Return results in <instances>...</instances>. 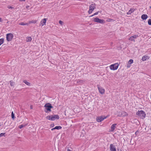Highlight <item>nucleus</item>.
Listing matches in <instances>:
<instances>
[{
  "instance_id": "nucleus-15",
  "label": "nucleus",
  "mask_w": 151,
  "mask_h": 151,
  "mask_svg": "<svg viewBox=\"0 0 151 151\" xmlns=\"http://www.w3.org/2000/svg\"><path fill=\"white\" fill-rule=\"evenodd\" d=\"M26 41L27 42H30L32 40V38L31 37H26Z\"/></svg>"
},
{
  "instance_id": "nucleus-19",
  "label": "nucleus",
  "mask_w": 151,
  "mask_h": 151,
  "mask_svg": "<svg viewBox=\"0 0 151 151\" xmlns=\"http://www.w3.org/2000/svg\"><path fill=\"white\" fill-rule=\"evenodd\" d=\"M129 40L131 41H133L134 42H135V40L134 39L132 36L129 38Z\"/></svg>"
},
{
  "instance_id": "nucleus-26",
  "label": "nucleus",
  "mask_w": 151,
  "mask_h": 151,
  "mask_svg": "<svg viewBox=\"0 0 151 151\" xmlns=\"http://www.w3.org/2000/svg\"><path fill=\"white\" fill-rule=\"evenodd\" d=\"M134 39H136L138 37V35H135L132 36Z\"/></svg>"
},
{
  "instance_id": "nucleus-45",
  "label": "nucleus",
  "mask_w": 151,
  "mask_h": 151,
  "mask_svg": "<svg viewBox=\"0 0 151 151\" xmlns=\"http://www.w3.org/2000/svg\"><path fill=\"white\" fill-rule=\"evenodd\" d=\"M137 132H136L135 133V134H137Z\"/></svg>"
},
{
  "instance_id": "nucleus-10",
  "label": "nucleus",
  "mask_w": 151,
  "mask_h": 151,
  "mask_svg": "<svg viewBox=\"0 0 151 151\" xmlns=\"http://www.w3.org/2000/svg\"><path fill=\"white\" fill-rule=\"evenodd\" d=\"M96 5L95 4H92L89 6V9H94L96 8Z\"/></svg>"
},
{
  "instance_id": "nucleus-2",
  "label": "nucleus",
  "mask_w": 151,
  "mask_h": 151,
  "mask_svg": "<svg viewBox=\"0 0 151 151\" xmlns=\"http://www.w3.org/2000/svg\"><path fill=\"white\" fill-rule=\"evenodd\" d=\"M45 108V111L46 113H48V112L51 111V109L53 108L51 104L49 103H47L44 106Z\"/></svg>"
},
{
  "instance_id": "nucleus-32",
  "label": "nucleus",
  "mask_w": 151,
  "mask_h": 151,
  "mask_svg": "<svg viewBox=\"0 0 151 151\" xmlns=\"http://www.w3.org/2000/svg\"><path fill=\"white\" fill-rule=\"evenodd\" d=\"M36 22V21H34L32 20L31 21H30L29 22V23H35Z\"/></svg>"
},
{
  "instance_id": "nucleus-9",
  "label": "nucleus",
  "mask_w": 151,
  "mask_h": 151,
  "mask_svg": "<svg viewBox=\"0 0 151 151\" xmlns=\"http://www.w3.org/2000/svg\"><path fill=\"white\" fill-rule=\"evenodd\" d=\"M110 149L111 151H116V147L112 144H110Z\"/></svg>"
},
{
  "instance_id": "nucleus-23",
  "label": "nucleus",
  "mask_w": 151,
  "mask_h": 151,
  "mask_svg": "<svg viewBox=\"0 0 151 151\" xmlns=\"http://www.w3.org/2000/svg\"><path fill=\"white\" fill-rule=\"evenodd\" d=\"M4 41V40L3 38H1L0 39V45L3 43Z\"/></svg>"
},
{
  "instance_id": "nucleus-16",
  "label": "nucleus",
  "mask_w": 151,
  "mask_h": 151,
  "mask_svg": "<svg viewBox=\"0 0 151 151\" xmlns=\"http://www.w3.org/2000/svg\"><path fill=\"white\" fill-rule=\"evenodd\" d=\"M122 116H125L128 115V114L125 111H122Z\"/></svg>"
},
{
  "instance_id": "nucleus-20",
  "label": "nucleus",
  "mask_w": 151,
  "mask_h": 151,
  "mask_svg": "<svg viewBox=\"0 0 151 151\" xmlns=\"http://www.w3.org/2000/svg\"><path fill=\"white\" fill-rule=\"evenodd\" d=\"M55 129L59 130L61 129L62 128V127L61 126H56L55 127Z\"/></svg>"
},
{
  "instance_id": "nucleus-40",
  "label": "nucleus",
  "mask_w": 151,
  "mask_h": 151,
  "mask_svg": "<svg viewBox=\"0 0 151 151\" xmlns=\"http://www.w3.org/2000/svg\"><path fill=\"white\" fill-rule=\"evenodd\" d=\"M54 129H55V127L52 128L51 130L53 131Z\"/></svg>"
},
{
  "instance_id": "nucleus-22",
  "label": "nucleus",
  "mask_w": 151,
  "mask_h": 151,
  "mask_svg": "<svg viewBox=\"0 0 151 151\" xmlns=\"http://www.w3.org/2000/svg\"><path fill=\"white\" fill-rule=\"evenodd\" d=\"M28 23H24L23 22H22L20 23H19V25H23V26H24V25H28Z\"/></svg>"
},
{
  "instance_id": "nucleus-34",
  "label": "nucleus",
  "mask_w": 151,
  "mask_h": 151,
  "mask_svg": "<svg viewBox=\"0 0 151 151\" xmlns=\"http://www.w3.org/2000/svg\"><path fill=\"white\" fill-rule=\"evenodd\" d=\"M59 23L60 24H61V25H63V22L61 20H60L59 22Z\"/></svg>"
},
{
  "instance_id": "nucleus-3",
  "label": "nucleus",
  "mask_w": 151,
  "mask_h": 151,
  "mask_svg": "<svg viewBox=\"0 0 151 151\" xmlns=\"http://www.w3.org/2000/svg\"><path fill=\"white\" fill-rule=\"evenodd\" d=\"M119 65L118 63H116L111 65L110 66V68L111 70H115L117 69Z\"/></svg>"
},
{
  "instance_id": "nucleus-17",
  "label": "nucleus",
  "mask_w": 151,
  "mask_h": 151,
  "mask_svg": "<svg viewBox=\"0 0 151 151\" xmlns=\"http://www.w3.org/2000/svg\"><path fill=\"white\" fill-rule=\"evenodd\" d=\"M23 82L24 83L26 84L28 86H30V83L27 82L26 80H24Z\"/></svg>"
},
{
  "instance_id": "nucleus-28",
  "label": "nucleus",
  "mask_w": 151,
  "mask_h": 151,
  "mask_svg": "<svg viewBox=\"0 0 151 151\" xmlns=\"http://www.w3.org/2000/svg\"><path fill=\"white\" fill-rule=\"evenodd\" d=\"M5 133H2L0 134V137H1L3 136H5Z\"/></svg>"
},
{
  "instance_id": "nucleus-37",
  "label": "nucleus",
  "mask_w": 151,
  "mask_h": 151,
  "mask_svg": "<svg viewBox=\"0 0 151 151\" xmlns=\"http://www.w3.org/2000/svg\"><path fill=\"white\" fill-rule=\"evenodd\" d=\"M130 64H129L128 63V64H127V68H129L130 66V65H129Z\"/></svg>"
},
{
  "instance_id": "nucleus-27",
  "label": "nucleus",
  "mask_w": 151,
  "mask_h": 151,
  "mask_svg": "<svg viewBox=\"0 0 151 151\" xmlns=\"http://www.w3.org/2000/svg\"><path fill=\"white\" fill-rule=\"evenodd\" d=\"M133 62V60L132 59H130L128 62V63L130 64H132Z\"/></svg>"
},
{
  "instance_id": "nucleus-39",
  "label": "nucleus",
  "mask_w": 151,
  "mask_h": 151,
  "mask_svg": "<svg viewBox=\"0 0 151 151\" xmlns=\"http://www.w3.org/2000/svg\"><path fill=\"white\" fill-rule=\"evenodd\" d=\"M19 1H25V0H19Z\"/></svg>"
},
{
  "instance_id": "nucleus-30",
  "label": "nucleus",
  "mask_w": 151,
  "mask_h": 151,
  "mask_svg": "<svg viewBox=\"0 0 151 151\" xmlns=\"http://www.w3.org/2000/svg\"><path fill=\"white\" fill-rule=\"evenodd\" d=\"M118 116H122V111L118 112Z\"/></svg>"
},
{
  "instance_id": "nucleus-21",
  "label": "nucleus",
  "mask_w": 151,
  "mask_h": 151,
  "mask_svg": "<svg viewBox=\"0 0 151 151\" xmlns=\"http://www.w3.org/2000/svg\"><path fill=\"white\" fill-rule=\"evenodd\" d=\"M27 125V124H25L24 125H23V124H21L20 125H19V128H20V129H22V128L23 127H25V126H26Z\"/></svg>"
},
{
  "instance_id": "nucleus-6",
  "label": "nucleus",
  "mask_w": 151,
  "mask_h": 151,
  "mask_svg": "<svg viewBox=\"0 0 151 151\" xmlns=\"http://www.w3.org/2000/svg\"><path fill=\"white\" fill-rule=\"evenodd\" d=\"M97 86L99 93L101 94H104L105 91L104 89L99 85H98Z\"/></svg>"
},
{
  "instance_id": "nucleus-29",
  "label": "nucleus",
  "mask_w": 151,
  "mask_h": 151,
  "mask_svg": "<svg viewBox=\"0 0 151 151\" xmlns=\"http://www.w3.org/2000/svg\"><path fill=\"white\" fill-rule=\"evenodd\" d=\"M99 12H96L94 14H93L92 15L90 16V17H92L94 16V15H96L98 14Z\"/></svg>"
},
{
  "instance_id": "nucleus-12",
  "label": "nucleus",
  "mask_w": 151,
  "mask_h": 151,
  "mask_svg": "<svg viewBox=\"0 0 151 151\" xmlns=\"http://www.w3.org/2000/svg\"><path fill=\"white\" fill-rule=\"evenodd\" d=\"M141 17L143 20H146L147 18V14H143L142 15Z\"/></svg>"
},
{
  "instance_id": "nucleus-7",
  "label": "nucleus",
  "mask_w": 151,
  "mask_h": 151,
  "mask_svg": "<svg viewBox=\"0 0 151 151\" xmlns=\"http://www.w3.org/2000/svg\"><path fill=\"white\" fill-rule=\"evenodd\" d=\"M106 116H101L100 117H97L96 119V120L97 122H100L103 121L104 119H106Z\"/></svg>"
},
{
  "instance_id": "nucleus-33",
  "label": "nucleus",
  "mask_w": 151,
  "mask_h": 151,
  "mask_svg": "<svg viewBox=\"0 0 151 151\" xmlns=\"http://www.w3.org/2000/svg\"><path fill=\"white\" fill-rule=\"evenodd\" d=\"M9 9H13L14 8L11 6H8V7H7Z\"/></svg>"
},
{
  "instance_id": "nucleus-46",
  "label": "nucleus",
  "mask_w": 151,
  "mask_h": 151,
  "mask_svg": "<svg viewBox=\"0 0 151 151\" xmlns=\"http://www.w3.org/2000/svg\"><path fill=\"white\" fill-rule=\"evenodd\" d=\"M150 8H151V6H150Z\"/></svg>"
},
{
  "instance_id": "nucleus-43",
  "label": "nucleus",
  "mask_w": 151,
  "mask_h": 151,
  "mask_svg": "<svg viewBox=\"0 0 151 151\" xmlns=\"http://www.w3.org/2000/svg\"><path fill=\"white\" fill-rule=\"evenodd\" d=\"M30 109H32V106L31 105L30 107Z\"/></svg>"
},
{
  "instance_id": "nucleus-5",
  "label": "nucleus",
  "mask_w": 151,
  "mask_h": 151,
  "mask_svg": "<svg viewBox=\"0 0 151 151\" xmlns=\"http://www.w3.org/2000/svg\"><path fill=\"white\" fill-rule=\"evenodd\" d=\"M94 21L95 22L101 24L104 23L105 22V21L104 20L100 19L97 17L94 18Z\"/></svg>"
},
{
  "instance_id": "nucleus-36",
  "label": "nucleus",
  "mask_w": 151,
  "mask_h": 151,
  "mask_svg": "<svg viewBox=\"0 0 151 151\" xmlns=\"http://www.w3.org/2000/svg\"><path fill=\"white\" fill-rule=\"evenodd\" d=\"M93 10H89L88 11V13L89 14H91Z\"/></svg>"
},
{
  "instance_id": "nucleus-24",
  "label": "nucleus",
  "mask_w": 151,
  "mask_h": 151,
  "mask_svg": "<svg viewBox=\"0 0 151 151\" xmlns=\"http://www.w3.org/2000/svg\"><path fill=\"white\" fill-rule=\"evenodd\" d=\"M134 10H129V11L127 13V14L128 15L130 14L132 12H134Z\"/></svg>"
},
{
  "instance_id": "nucleus-8",
  "label": "nucleus",
  "mask_w": 151,
  "mask_h": 151,
  "mask_svg": "<svg viewBox=\"0 0 151 151\" xmlns=\"http://www.w3.org/2000/svg\"><path fill=\"white\" fill-rule=\"evenodd\" d=\"M47 20V18H44L41 21L40 24L42 26L45 25L46 21Z\"/></svg>"
},
{
  "instance_id": "nucleus-14",
  "label": "nucleus",
  "mask_w": 151,
  "mask_h": 151,
  "mask_svg": "<svg viewBox=\"0 0 151 151\" xmlns=\"http://www.w3.org/2000/svg\"><path fill=\"white\" fill-rule=\"evenodd\" d=\"M53 120H55V119H59V116L58 115H55L52 116Z\"/></svg>"
},
{
  "instance_id": "nucleus-11",
  "label": "nucleus",
  "mask_w": 151,
  "mask_h": 151,
  "mask_svg": "<svg viewBox=\"0 0 151 151\" xmlns=\"http://www.w3.org/2000/svg\"><path fill=\"white\" fill-rule=\"evenodd\" d=\"M117 125L116 124H113L111 126V132H113L116 127V126Z\"/></svg>"
},
{
  "instance_id": "nucleus-41",
  "label": "nucleus",
  "mask_w": 151,
  "mask_h": 151,
  "mask_svg": "<svg viewBox=\"0 0 151 151\" xmlns=\"http://www.w3.org/2000/svg\"><path fill=\"white\" fill-rule=\"evenodd\" d=\"M29 6H26V8L27 9H28V8H29Z\"/></svg>"
},
{
  "instance_id": "nucleus-31",
  "label": "nucleus",
  "mask_w": 151,
  "mask_h": 151,
  "mask_svg": "<svg viewBox=\"0 0 151 151\" xmlns=\"http://www.w3.org/2000/svg\"><path fill=\"white\" fill-rule=\"evenodd\" d=\"M148 23L149 25H151V19H149L148 22Z\"/></svg>"
},
{
  "instance_id": "nucleus-35",
  "label": "nucleus",
  "mask_w": 151,
  "mask_h": 151,
  "mask_svg": "<svg viewBox=\"0 0 151 151\" xmlns=\"http://www.w3.org/2000/svg\"><path fill=\"white\" fill-rule=\"evenodd\" d=\"M14 82H12V81H10V85L12 86H14Z\"/></svg>"
},
{
  "instance_id": "nucleus-38",
  "label": "nucleus",
  "mask_w": 151,
  "mask_h": 151,
  "mask_svg": "<svg viewBox=\"0 0 151 151\" xmlns=\"http://www.w3.org/2000/svg\"><path fill=\"white\" fill-rule=\"evenodd\" d=\"M72 149H70L69 148H68L67 149V151H72Z\"/></svg>"
},
{
  "instance_id": "nucleus-1",
  "label": "nucleus",
  "mask_w": 151,
  "mask_h": 151,
  "mask_svg": "<svg viewBox=\"0 0 151 151\" xmlns=\"http://www.w3.org/2000/svg\"><path fill=\"white\" fill-rule=\"evenodd\" d=\"M136 115L142 119H144L146 116L145 112L143 110L139 111L136 113Z\"/></svg>"
},
{
  "instance_id": "nucleus-25",
  "label": "nucleus",
  "mask_w": 151,
  "mask_h": 151,
  "mask_svg": "<svg viewBox=\"0 0 151 151\" xmlns=\"http://www.w3.org/2000/svg\"><path fill=\"white\" fill-rule=\"evenodd\" d=\"M11 116H12V118L13 119H14L15 118V117L14 116V114L13 111L11 114Z\"/></svg>"
},
{
  "instance_id": "nucleus-42",
  "label": "nucleus",
  "mask_w": 151,
  "mask_h": 151,
  "mask_svg": "<svg viewBox=\"0 0 151 151\" xmlns=\"http://www.w3.org/2000/svg\"><path fill=\"white\" fill-rule=\"evenodd\" d=\"M2 19L1 18H0V22H2Z\"/></svg>"
},
{
  "instance_id": "nucleus-44",
  "label": "nucleus",
  "mask_w": 151,
  "mask_h": 151,
  "mask_svg": "<svg viewBox=\"0 0 151 151\" xmlns=\"http://www.w3.org/2000/svg\"><path fill=\"white\" fill-rule=\"evenodd\" d=\"M79 82L80 83H82L83 82V81H80Z\"/></svg>"
},
{
  "instance_id": "nucleus-18",
  "label": "nucleus",
  "mask_w": 151,
  "mask_h": 151,
  "mask_svg": "<svg viewBox=\"0 0 151 151\" xmlns=\"http://www.w3.org/2000/svg\"><path fill=\"white\" fill-rule=\"evenodd\" d=\"M147 56H143L142 59V60L143 61H145L146 60Z\"/></svg>"
},
{
  "instance_id": "nucleus-13",
  "label": "nucleus",
  "mask_w": 151,
  "mask_h": 151,
  "mask_svg": "<svg viewBox=\"0 0 151 151\" xmlns=\"http://www.w3.org/2000/svg\"><path fill=\"white\" fill-rule=\"evenodd\" d=\"M46 118L49 120L53 121L52 116L49 115L46 117Z\"/></svg>"
},
{
  "instance_id": "nucleus-4",
  "label": "nucleus",
  "mask_w": 151,
  "mask_h": 151,
  "mask_svg": "<svg viewBox=\"0 0 151 151\" xmlns=\"http://www.w3.org/2000/svg\"><path fill=\"white\" fill-rule=\"evenodd\" d=\"M13 37V35L11 33L7 34L6 35V40L8 41H11L12 40Z\"/></svg>"
}]
</instances>
